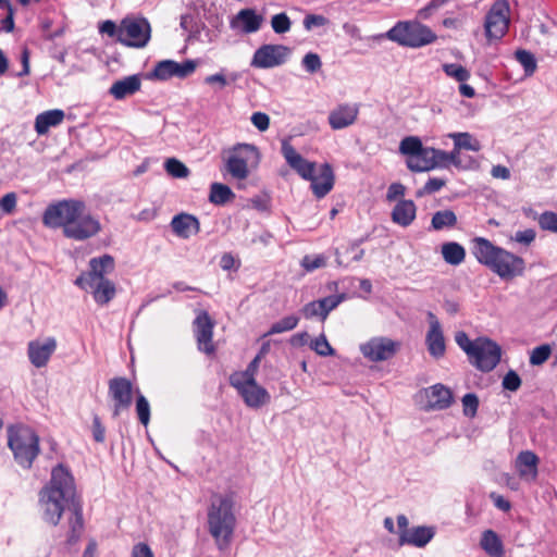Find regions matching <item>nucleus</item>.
Here are the masks:
<instances>
[{
    "label": "nucleus",
    "instance_id": "1",
    "mask_svg": "<svg viewBox=\"0 0 557 557\" xmlns=\"http://www.w3.org/2000/svg\"><path fill=\"white\" fill-rule=\"evenodd\" d=\"M76 486L71 471L62 463L52 468L49 483L39 493L42 519L57 525L65 510L74 504Z\"/></svg>",
    "mask_w": 557,
    "mask_h": 557
},
{
    "label": "nucleus",
    "instance_id": "2",
    "mask_svg": "<svg viewBox=\"0 0 557 557\" xmlns=\"http://www.w3.org/2000/svg\"><path fill=\"white\" fill-rule=\"evenodd\" d=\"M472 244V252L476 260L490 268L500 278L511 280L524 273L525 262L521 257L493 245L483 237H475Z\"/></svg>",
    "mask_w": 557,
    "mask_h": 557
},
{
    "label": "nucleus",
    "instance_id": "3",
    "mask_svg": "<svg viewBox=\"0 0 557 557\" xmlns=\"http://www.w3.org/2000/svg\"><path fill=\"white\" fill-rule=\"evenodd\" d=\"M208 528L220 550L225 549L232 540L235 528V516L232 502L226 497H218L208 509Z\"/></svg>",
    "mask_w": 557,
    "mask_h": 557
},
{
    "label": "nucleus",
    "instance_id": "4",
    "mask_svg": "<svg viewBox=\"0 0 557 557\" xmlns=\"http://www.w3.org/2000/svg\"><path fill=\"white\" fill-rule=\"evenodd\" d=\"M380 38L385 37L403 47L421 48L433 44L437 36L419 21H399Z\"/></svg>",
    "mask_w": 557,
    "mask_h": 557
},
{
    "label": "nucleus",
    "instance_id": "5",
    "mask_svg": "<svg viewBox=\"0 0 557 557\" xmlns=\"http://www.w3.org/2000/svg\"><path fill=\"white\" fill-rule=\"evenodd\" d=\"M8 445L15 461L23 468H30L38 456L39 436L26 425H15L8 429Z\"/></svg>",
    "mask_w": 557,
    "mask_h": 557
},
{
    "label": "nucleus",
    "instance_id": "6",
    "mask_svg": "<svg viewBox=\"0 0 557 557\" xmlns=\"http://www.w3.org/2000/svg\"><path fill=\"white\" fill-rule=\"evenodd\" d=\"M102 230L98 218L87 211L86 205L82 201V208L77 210L71 222L63 232L66 238L83 242L95 237Z\"/></svg>",
    "mask_w": 557,
    "mask_h": 557
},
{
    "label": "nucleus",
    "instance_id": "7",
    "mask_svg": "<svg viewBox=\"0 0 557 557\" xmlns=\"http://www.w3.org/2000/svg\"><path fill=\"white\" fill-rule=\"evenodd\" d=\"M82 208V200L64 199L49 205L44 214L42 223L50 228H62V233L71 222L77 210Z\"/></svg>",
    "mask_w": 557,
    "mask_h": 557
},
{
    "label": "nucleus",
    "instance_id": "8",
    "mask_svg": "<svg viewBox=\"0 0 557 557\" xmlns=\"http://www.w3.org/2000/svg\"><path fill=\"white\" fill-rule=\"evenodd\" d=\"M151 36V27L146 18L125 17L120 25L119 41L125 46L144 48Z\"/></svg>",
    "mask_w": 557,
    "mask_h": 557
},
{
    "label": "nucleus",
    "instance_id": "9",
    "mask_svg": "<svg viewBox=\"0 0 557 557\" xmlns=\"http://www.w3.org/2000/svg\"><path fill=\"white\" fill-rule=\"evenodd\" d=\"M509 3L507 0L495 1L485 16V35L488 41L502 39L509 26Z\"/></svg>",
    "mask_w": 557,
    "mask_h": 557
},
{
    "label": "nucleus",
    "instance_id": "10",
    "mask_svg": "<svg viewBox=\"0 0 557 557\" xmlns=\"http://www.w3.org/2000/svg\"><path fill=\"white\" fill-rule=\"evenodd\" d=\"M502 357L500 346L487 337H478L473 351L468 357L471 364L483 372L496 368Z\"/></svg>",
    "mask_w": 557,
    "mask_h": 557
},
{
    "label": "nucleus",
    "instance_id": "11",
    "mask_svg": "<svg viewBox=\"0 0 557 557\" xmlns=\"http://www.w3.org/2000/svg\"><path fill=\"white\" fill-rule=\"evenodd\" d=\"M258 157V149L250 144H238L226 160V171L235 180L244 181L249 175L248 161Z\"/></svg>",
    "mask_w": 557,
    "mask_h": 557
},
{
    "label": "nucleus",
    "instance_id": "12",
    "mask_svg": "<svg viewBox=\"0 0 557 557\" xmlns=\"http://www.w3.org/2000/svg\"><path fill=\"white\" fill-rule=\"evenodd\" d=\"M400 343L388 337H372L360 345L363 357L372 362L385 361L395 356Z\"/></svg>",
    "mask_w": 557,
    "mask_h": 557
},
{
    "label": "nucleus",
    "instance_id": "13",
    "mask_svg": "<svg viewBox=\"0 0 557 557\" xmlns=\"http://www.w3.org/2000/svg\"><path fill=\"white\" fill-rule=\"evenodd\" d=\"M230 384L250 408H260L270 401V394L256 380H230Z\"/></svg>",
    "mask_w": 557,
    "mask_h": 557
},
{
    "label": "nucleus",
    "instance_id": "14",
    "mask_svg": "<svg viewBox=\"0 0 557 557\" xmlns=\"http://www.w3.org/2000/svg\"><path fill=\"white\" fill-rule=\"evenodd\" d=\"M109 396L113 400L114 418L119 417L122 411L127 410L133 401V384L122 376L113 377L109 381Z\"/></svg>",
    "mask_w": 557,
    "mask_h": 557
},
{
    "label": "nucleus",
    "instance_id": "15",
    "mask_svg": "<svg viewBox=\"0 0 557 557\" xmlns=\"http://www.w3.org/2000/svg\"><path fill=\"white\" fill-rule=\"evenodd\" d=\"M289 50L283 45H263L255 51L251 60V66L258 69H271L282 65Z\"/></svg>",
    "mask_w": 557,
    "mask_h": 557
},
{
    "label": "nucleus",
    "instance_id": "16",
    "mask_svg": "<svg viewBox=\"0 0 557 557\" xmlns=\"http://www.w3.org/2000/svg\"><path fill=\"white\" fill-rule=\"evenodd\" d=\"M197 67V62L186 60L178 63L173 60H164L157 63L151 76L159 81H166L172 77L185 78L193 74Z\"/></svg>",
    "mask_w": 557,
    "mask_h": 557
},
{
    "label": "nucleus",
    "instance_id": "17",
    "mask_svg": "<svg viewBox=\"0 0 557 557\" xmlns=\"http://www.w3.org/2000/svg\"><path fill=\"white\" fill-rule=\"evenodd\" d=\"M214 322L207 311H200L194 320V333L198 349L207 355L214 352L215 347L212 342Z\"/></svg>",
    "mask_w": 557,
    "mask_h": 557
},
{
    "label": "nucleus",
    "instance_id": "18",
    "mask_svg": "<svg viewBox=\"0 0 557 557\" xmlns=\"http://www.w3.org/2000/svg\"><path fill=\"white\" fill-rule=\"evenodd\" d=\"M426 318L429 322V330L425 334V345L430 356L435 359H440L444 357L446 352V342L443 327L440 320L432 311L426 313Z\"/></svg>",
    "mask_w": 557,
    "mask_h": 557
},
{
    "label": "nucleus",
    "instance_id": "19",
    "mask_svg": "<svg viewBox=\"0 0 557 557\" xmlns=\"http://www.w3.org/2000/svg\"><path fill=\"white\" fill-rule=\"evenodd\" d=\"M115 262L112 256L103 255L89 261V271L82 273L76 280V286H86L88 282L106 280V275L113 272Z\"/></svg>",
    "mask_w": 557,
    "mask_h": 557
},
{
    "label": "nucleus",
    "instance_id": "20",
    "mask_svg": "<svg viewBox=\"0 0 557 557\" xmlns=\"http://www.w3.org/2000/svg\"><path fill=\"white\" fill-rule=\"evenodd\" d=\"M281 152L287 164L304 180L309 181L313 177V174L317 172L315 163L302 158L287 139L282 141Z\"/></svg>",
    "mask_w": 557,
    "mask_h": 557
},
{
    "label": "nucleus",
    "instance_id": "21",
    "mask_svg": "<svg viewBox=\"0 0 557 557\" xmlns=\"http://www.w3.org/2000/svg\"><path fill=\"white\" fill-rule=\"evenodd\" d=\"M263 23V16L253 9L240 10L230 22V27L243 34H252L258 32Z\"/></svg>",
    "mask_w": 557,
    "mask_h": 557
},
{
    "label": "nucleus",
    "instance_id": "22",
    "mask_svg": "<svg viewBox=\"0 0 557 557\" xmlns=\"http://www.w3.org/2000/svg\"><path fill=\"white\" fill-rule=\"evenodd\" d=\"M359 107L356 103H343L329 114V124L333 129H343L352 125L358 116Z\"/></svg>",
    "mask_w": 557,
    "mask_h": 557
},
{
    "label": "nucleus",
    "instance_id": "23",
    "mask_svg": "<svg viewBox=\"0 0 557 557\" xmlns=\"http://www.w3.org/2000/svg\"><path fill=\"white\" fill-rule=\"evenodd\" d=\"M55 348L57 342L53 337H48L45 342H29L27 352L32 364L36 368L45 367Z\"/></svg>",
    "mask_w": 557,
    "mask_h": 557
},
{
    "label": "nucleus",
    "instance_id": "24",
    "mask_svg": "<svg viewBox=\"0 0 557 557\" xmlns=\"http://www.w3.org/2000/svg\"><path fill=\"white\" fill-rule=\"evenodd\" d=\"M78 287L90 292L92 294L94 300L100 306L109 304L116 294L115 284L109 278L88 282L86 283V286Z\"/></svg>",
    "mask_w": 557,
    "mask_h": 557
},
{
    "label": "nucleus",
    "instance_id": "25",
    "mask_svg": "<svg viewBox=\"0 0 557 557\" xmlns=\"http://www.w3.org/2000/svg\"><path fill=\"white\" fill-rule=\"evenodd\" d=\"M173 233L181 238H189L200 231L199 220L188 213H180L173 216L171 221Z\"/></svg>",
    "mask_w": 557,
    "mask_h": 557
},
{
    "label": "nucleus",
    "instance_id": "26",
    "mask_svg": "<svg viewBox=\"0 0 557 557\" xmlns=\"http://www.w3.org/2000/svg\"><path fill=\"white\" fill-rule=\"evenodd\" d=\"M428 407L433 410H443L453 403V393L450 388L437 383L425 389Z\"/></svg>",
    "mask_w": 557,
    "mask_h": 557
},
{
    "label": "nucleus",
    "instance_id": "27",
    "mask_svg": "<svg viewBox=\"0 0 557 557\" xmlns=\"http://www.w3.org/2000/svg\"><path fill=\"white\" fill-rule=\"evenodd\" d=\"M309 181L311 182L312 191L318 198L327 195L334 185V175L330 164H322L319 172L317 171Z\"/></svg>",
    "mask_w": 557,
    "mask_h": 557
},
{
    "label": "nucleus",
    "instance_id": "28",
    "mask_svg": "<svg viewBox=\"0 0 557 557\" xmlns=\"http://www.w3.org/2000/svg\"><path fill=\"white\" fill-rule=\"evenodd\" d=\"M434 536V531L429 527H416L400 532L399 544L424 547Z\"/></svg>",
    "mask_w": 557,
    "mask_h": 557
},
{
    "label": "nucleus",
    "instance_id": "29",
    "mask_svg": "<svg viewBox=\"0 0 557 557\" xmlns=\"http://www.w3.org/2000/svg\"><path fill=\"white\" fill-rule=\"evenodd\" d=\"M537 456L530 450L521 451L516 459V469L521 479L534 481L537 476Z\"/></svg>",
    "mask_w": 557,
    "mask_h": 557
},
{
    "label": "nucleus",
    "instance_id": "30",
    "mask_svg": "<svg viewBox=\"0 0 557 557\" xmlns=\"http://www.w3.org/2000/svg\"><path fill=\"white\" fill-rule=\"evenodd\" d=\"M417 215V206L412 200L401 199L399 200L393 211L392 221L403 227H407L412 224Z\"/></svg>",
    "mask_w": 557,
    "mask_h": 557
},
{
    "label": "nucleus",
    "instance_id": "31",
    "mask_svg": "<svg viewBox=\"0 0 557 557\" xmlns=\"http://www.w3.org/2000/svg\"><path fill=\"white\" fill-rule=\"evenodd\" d=\"M141 81L138 75L126 76L112 84L110 87V95L116 100H122L128 96L134 95L140 89Z\"/></svg>",
    "mask_w": 557,
    "mask_h": 557
},
{
    "label": "nucleus",
    "instance_id": "32",
    "mask_svg": "<svg viewBox=\"0 0 557 557\" xmlns=\"http://www.w3.org/2000/svg\"><path fill=\"white\" fill-rule=\"evenodd\" d=\"M64 120V112L60 109L45 111L36 116L35 131L38 135H45L50 127L60 125Z\"/></svg>",
    "mask_w": 557,
    "mask_h": 557
},
{
    "label": "nucleus",
    "instance_id": "33",
    "mask_svg": "<svg viewBox=\"0 0 557 557\" xmlns=\"http://www.w3.org/2000/svg\"><path fill=\"white\" fill-rule=\"evenodd\" d=\"M480 546L491 557L504 555V544L498 534L491 529L482 532Z\"/></svg>",
    "mask_w": 557,
    "mask_h": 557
},
{
    "label": "nucleus",
    "instance_id": "34",
    "mask_svg": "<svg viewBox=\"0 0 557 557\" xmlns=\"http://www.w3.org/2000/svg\"><path fill=\"white\" fill-rule=\"evenodd\" d=\"M433 148L423 147L416 156L408 158L407 166L413 172H425L434 169Z\"/></svg>",
    "mask_w": 557,
    "mask_h": 557
},
{
    "label": "nucleus",
    "instance_id": "35",
    "mask_svg": "<svg viewBox=\"0 0 557 557\" xmlns=\"http://www.w3.org/2000/svg\"><path fill=\"white\" fill-rule=\"evenodd\" d=\"M442 256L448 264L458 265L463 262L466 250L460 244L449 242L442 245Z\"/></svg>",
    "mask_w": 557,
    "mask_h": 557
},
{
    "label": "nucleus",
    "instance_id": "36",
    "mask_svg": "<svg viewBox=\"0 0 557 557\" xmlns=\"http://www.w3.org/2000/svg\"><path fill=\"white\" fill-rule=\"evenodd\" d=\"M237 78V73H231L230 75H226V71L222 69L220 72L206 76L203 83L210 86L214 91H220L231 83L236 82Z\"/></svg>",
    "mask_w": 557,
    "mask_h": 557
},
{
    "label": "nucleus",
    "instance_id": "37",
    "mask_svg": "<svg viewBox=\"0 0 557 557\" xmlns=\"http://www.w3.org/2000/svg\"><path fill=\"white\" fill-rule=\"evenodd\" d=\"M235 194L232 189L222 183H212L210 186L209 201L216 206H223L226 202L233 200Z\"/></svg>",
    "mask_w": 557,
    "mask_h": 557
},
{
    "label": "nucleus",
    "instance_id": "38",
    "mask_svg": "<svg viewBox=\"0 0 557 557\" xmlns=\"http://www.w3.org/2000/svg\"><path fill=\"white\" fill-rule=\"evenodd\" d=\"M448 136L453 139L457 149H465L474 152L481 150V143L470 133H451Z\"/></svg>",
    "mask_w": 557,
    "mask_h": 557
},
{
    "label": "nucleus",
    "instance_id": "39",
    "mask_svg": "<svg viewBox=\"0 0 557 557\" xmlns=\"http://www.w3.org/2000/svg\"><path fill=\"white\" fill-rule=\"evenodd\" d=\"M457 224V216L451 210H442L433 214L431 226L435 231H441L446 227H454Z\"/></svg>",
    "mask_w": 557,
    "mask_h": 557
},
{
    "label": "nucleus",
    "instance_id": "40",
    "mask_svg": "<svg viewBox=\"0 0 557 557\" xmlns=\"http://www.w3.org/2000/svg\"><path fill=\"white\" fill-rule=\"evenodd\" d=\"M298 322V317L294 314L284 317L271 325L265 336L292 331L297 326Z\"/></svg>",
    "mask_w": 557,
    "mask_h": 557
},
{
    "label": "nucleus",
    "instance_id": "41",
    "mask_svg": "<svg viewBox=\"0 0 557 557\" xmlns=\"http://www.w3.org/2000/svg\"><path fill=\"white\" fill-rule=\"evenodd\" d=\"M136 413L144 426H147L150 421V405L147 398L136 389Z\"/></svg>",
    "mask_w": 557,
    "mask_h": 557
},
{
    "label": "nucleus",
    "instance_id": "42",
    "mask_svg": "<svg viewBox=\"0 0 557 557\" xmlns=\"http://www.w3.org/2000/svg\"><path fill=\"white\" fill-rule=\"evenodd\" d=\"M84 528L83 516L78 508H74L71 518H70V535L69 542H76L79 537Z\"/></svg>",
    "mask_w": 557,
    "mask_h": 557
},
{
    "label": "nucleus",
    "instance_id": "43",
    "mask_svg": "<svg viewBox=\"0 0 557 557\" xmlns=\"http://www.w3.org/2000/svg\"><path fill=\"white\" fill-rule=\"evenodd\" d=\"M165 171L173 177L184 178L189 174L188 168L175 158H170L164 163Z\"/></svg>",
    "mask_w": 557,
    "mask_h": 557
},
{
    "label": "nucleus",
    "instance_id": "44",
    "mask_svg": "<svg viewBox=\"0 0 557 557\" xmlns=\"http://www.w3.org/2000/svg\"><path fill=\"white\" fill-rule=\"evenodd\" d=\"M516 59L522 65L525 75H532L536 70V60L534 55L527 50H517Z\"/></svg>",
    "mask_w": 557,
    "mask_h": 557
},
{
    "label": "nucleus",
    "instance_id": "45",
    "mask_svg": "<svg viewBox=\"0 0 557 557\" xmlns=\"http://www.w3.org/2000/svg\"><path fill=\"white\" fill-rule=\"evenodd\" d=\"M423 148L421 140L418 137L409 136L400 141L399 150L403 154L411 158L416 156Z\"/></svg>",
    "mask_w": 557,
    "mask_h": 557
},
{
    "label": "nucleus",
    "instance_id": "46",
    "mask_svg": "<svg viewBox=\"0 0 557 557\" xmlns=\"http://www.w3.org/2000/svg\"><path fill=\"white\" fill-rule=\"evenodd\" d=\"M443 71L447 76L453 77L460 83L468 81L470 77L469 71L465 66L457 63L444 64Z\"/></svg>",
    "mask_w": 557,
    "mask_h": 557
},
{
    "label": "nucleus",
    "instance_id": "47",
    "mask_svg": "<svg viewBox=\"0 0 557 557\" xmlns=\"http://www.w3.org/2000/svg\"><path fill=\"white\" fill-rule=\"evenodd\" d=\"M260 363V355L256 356L247 366L246 370L234 372L230 380H256V374Z\"/></svg>",
    "mask_w": 557,
    "mask_h": 557
},
{
    "label": "nucleus",
    "instance_id": "48",
    "mask_svg": "<svg viewBox=\"0 0 557 557\" xmlns=\"http://www.w3.org/2000/svg\"><path fill=\"white\" fill-rule=\"evenodd\" d=\"M346 298L345 294L331 295L319 299L320 307L323 311V321L327 318L329 313L334 310Z\"/></svg>",
    "mask_w": 557,
    "mask_h": 557
},
{
    "label": "nucleus",
    "instance_id": "49",
    "mask_svg": "<svg viewBox=\"0 0 557 557\" xmlns=\"http://www.w3.org/2000/svg\"><path fill=\"white\" fill-rule=\"evenodd\" d=\"M311 349H313L319 356L327 357L334 355V349L327 342L326 337L322 334L314 338L310 344Z\"/></svg>",
    "mask_w": 557,
    "mask_h": 557
},
{
    "label": "nucleus",
    "instance_id": "50",
    "mask_svg": "<svg viewBox=\"0 0 557 557\" xmlns=\"http://www.w3.org/2000/svg\"><path fill=\"white\" fill-rule=\"evenodd\" d=\"M290 20L286 13H278L272 16L271 26L276 34H285L290 29Z\"/></svg>",
    "mask_w": 557,
    "mask_h": 557
},
{
    "label": "nucleus",
    "instance_id": "51",
    "mask_svg": "<svg viewBox=\"0 0 557 557\" xmlns=\"http://www.w3.org/2000/svg\"><path fill=\"white\" fill-rule=\"evenodd\" d=\"M537 221L542 230L557 234V213L545 211L539 216Z\"/></svg>",
    "mask_w": 557,
    "mask_h": 557
},
{
    "label": "nucleus",
    "instance_id": "52",
    "mask_svg": "<svg viewBox=\"0 0 557 557\" xmlns=\"http://www.w3.org/2000/svg\"><path fill=\"white\" fill-rule=\"evenodd\" d=\"M326 264V257L323 255L305 256L301 260V265L306 271L311 272L317 269L323 268Z\"/></svg>",
    "mask_w": 557,
    "mask_h": 557
},
{
    "label": "nucleus",
    "instance_id": "53",
    "mask_svg": "<svg viewBox=\"0 0 557 557\" xmlns=\"http://www.w3.org/2000/svg\"><path fill=\"white\" fill-rule=\"evenodd\" d=\"M550 356V347L548 345H542L535 347L530 356V363L532 366H540L544 363Z\"/></svg>",
    "mask_w": 557,
    "mask_h": 557
},
{
    "label": "nucleus",
    "instance_id": "54",
    "mask_svg": "<svg viewBox=\"0 0 557 557\" xmlns=\"http://www.w3.org/2000/svg\"><path fill=\"white\" fill-rule=\"evenodd\" d=\"M455 342L459 346V348L462 349L469 357L474 349L476 338L474 341H471L466 332L458 331L455 333Z\"/></svg>",
    "mask_w": 557,
    "mask_h": 557
},
{
    "label": "nucleus",
    "instance_id": "55",
    "mask_svg": "<svg viewBox=\"0 0 557 557\" xmlns=\"http://www.w3.org/2000/svg\"><path fill=\"white\" fill-rule=\"evenodd\" d=\"M301 64H302L304 69L310 74L318 72L322 66V62H321L319 54L313 53V52L307 53L302 58Z\"/></svg>",
    "mask_w": 557,
    "mask_h": 557
},
{
    "label": "nucleus",
    "instance_id": "56",
    "mask_svg": "<svg viewBox=\"0 0 557 557\" xmlns=\"http://www.w3.org/2000/svg\"><path fill=\"white\" fill-rule=\"evenodd\" d=\"M463 413L467 417L473 418L476 414L479 407V399L475 394L469 393L462 397Z\"/></svg>",
    "mask_w": 557,
    "mask_h": 557
},
{
    "label": "nucleus",
    "instance_id": "57",
    "mask_svg": "<svg viewBox=\"0 0 557 557\" xmlns=\"http://www.w3.org/2000/svg\"><path fill=\"white\" fill-rule=\"evenodd\" d=\"M445 184H446L445 180L438 178V177H432L425 183L423 188H421L417 191V196L422 197L424 195L434 194V193L438 191L440 189H442L445 186Z\"/></svg>",
    "mask_w": 557,
    "mask_h": 557
},
{
    "label": "nucleus",
    "instance_id": "58",
    "mask_svg": "<svg viewBox=\"0 0 557 557\" xmlns=\"http://www.w3.org/2000/svg\"><path fill=\"white\" fill-rule=\"evenodd\" d=\"M502 386L504 389L516 392L521 386V379L516 371L509 370L503 377Z\"/></svg>",
    "mask_w": 557,
    "mask_h": 557
},
{
    "label": "nucleus",
    "instance_id": "59",
    "mask_svg": "<svg viewBox=\"0 0 557 557\" xmlns=\"http://www.w3.org/2000/svg\"><path fill=\"white\" fill-rule=\"evenodd\" d=\"M536 237V232L533 228H527L523 231H518L511 237V240L521 244L523 246H530Z\"/></svg>",
    "mask_w": 557,
    "mask_h": 557
},
{
    "label": "nucleus",
    "instance_id": "60",
    "mask_svg": "<svg viewBox=\"0 0 557 557\" xmlns=\"http://www.w3.org/2000/svg\"><path fill=\"white\" fill-rule=\"evenodd\" d=\"M301 313L306 319L320 318L323 321V311L319 300L310 301L304 306Z\"/></svg>",
    "mask_w": 557,
    "mask_h": 557
},
{
    "label": "nucleus",
    "instance_id": "61",
    "mask_svg": "<svg viewBox=\"0 0 557 557\" xmlns=\"http://www.w3.org/2000/svg\"><path fill=\"white\" fill-rule=\"evenodd\" d=\"M329 23V20L319 14H308L304 18V27L306 30H311L314 27H322Z\"/></svg>",
    "mask_w": 557,
    "mask_h": 557
},
{
    "label": "nucleus",
    "instance_id": "62",
    "mask_svg": "<svg viewBox=\"0 0 557 557\" xmlns=\"http://www.w3.org/2000/svg\"><path fill=\"white\" fill-rule=\"evenodd\" d=\"M250 121L252 125L260 132H265L270 126V117L267 113L263 112L252 113Z\"/></svg>",
    "mask_w": 557,
    "mask_h": 557
},
{
    "label": "nucleus",
    "instance_id": "63",
    "mask_svg": "<svg viewBox=\"0 0 557 557\" xmlns=\"http://www.w3.org/2000/svg\"><path fill=\"white\" fill-rule=\"evenodd\" d=\"M16 194L15 193H8L4 195L0 200V208L3 213L11 214L16 207Z\"/></svg>",
    "mask_w": 557,
    "mask_h": 557
},
{
    "label": "nucleus",
    "instance_id": "64",
    "mask_svg": "<svg viewBox=\"0 0 557 557\" xmlns=\"http://www.w3.org/2000/svg\"><path fill=\"white\" fill-rule=\"evenodd\" d=\"M92 437L98 443L104 442L106 438V428L98 416H95L92 419Z\"/></svg>",
    "mask_w": 557,
    "mask_h": 557
}]
</instances>
